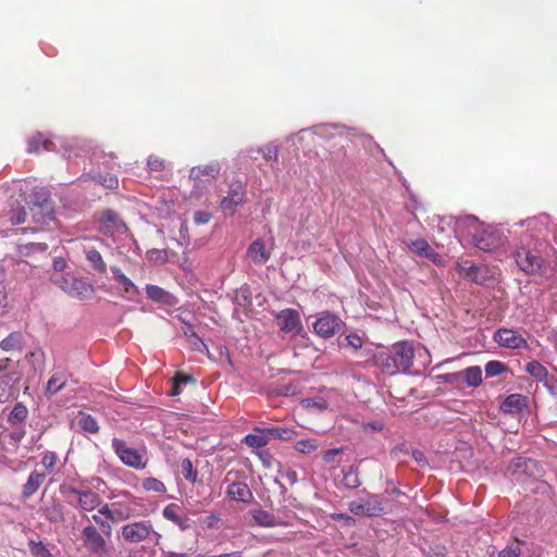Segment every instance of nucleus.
<instances>
[{
  "label": "nucleus",
  "mask_w": 557,
  "mask_h": 557,
  "mask_svg": "<svg viewBox=\"0 0 557 557\" xmlns=\"http://www.w3.org/2000/svg\"><path fill=\"white\" fill-rule=\"evenodd\" d=\"M367 356V361H371L374 367L391 376L409 371L414 358V349L408 342H398L386 350L377 352L369 350Z\"/></svg>",
  "instance_id": "1"
},
{
  "label": "nucleus",
  "mask_w": 557,
  "mask_h": 557,
  "mask_svg": "<svg viewBox=\"0 0 557 557\" xmlns=\"http://www.w3.org/2000/svg\"><path fill=\"white\" fill-rule=\"evenodd\" d=\"M460 223H465L473 228V232H471L473 243L480 250L491 251L500 244V237L497 232L482 227L478 218L468 215Z\"/></svg>",
  "instance_id": "2"
},
{
  "label": "nucleus",
  "mask_w": 557,
  "mask_h": 557,
  "mask_svg": "<svg viewBox=\"0 0 557 557\" xmlns=\"http://www.w3.org/2000/svg\"><path fill=\"white\" fill-rule=\"evenodd\" d=\"M515 259L519 269L527 274H542L546 267L544 258L530 245L518 247Z\"/></svg>",
  "instance_id": "3"
},
{
  "label": "nucleus",
  "mask_w": 557,
  "mask_h": 557,
  "mask_svg": "<svg viewBox=\"0 0 557 557\" xmlns=\"http://www.w3.org/2000/svg\"><path fill=\"white\" fill-rule=\"evenodd\" d=\"M122 536L125 542L132 544L140 543L146 540H151L157 544L161 537V535L154 531L149 520L136 521L123 525Z\"/></svg>",
  "instance_id": "4"
},
{
  "label": "nucleus",
  "mask_w": 557,
  "mask_h": 557,
  "mask_svg": "<svg viewBox=\"0 0 557 557\" xmlns=\"http://www.w3.org/2000/svg\"><path fill=\"white\" fill-rule=\"evenodd\" d=\"M21 373L12 367L10 358L0 359V401L5 403L13 397Z\"/></svg>",
  "instance_id": "5"
},
{
  "label": "nucleus",
  "mask_w": 557,
  "mask_h": 557,
  "mask_svg": "<svg viewBox=\"0 0 557 557\" xmlns=\"http://www.w3.org/2000/svg\"><path fill=\"white\" fill-rule=\"evenodd\" d=\"M348 509L355 516L379 517L385 512L384 498L382 495L370 494L367 498L350 502Z\"/></svg>",
  "instance_id": "6"
},
{
  "label": "nucleus",
  "mask_w": 557,
  "mask_h": 557,
  "mask_svg": "<svg viewBox=\"0 0 557 557\" xmlns=\"http://www.w3.org/2000/svg\"><path fill=\"white\" fill-rule=\"evenodd\" d=\"M343 326L344 322L342 319L330 311L320 312L312 324L313 332L325 339L339 333Z\"/></svg>",
  "instance_id": "7"
},
{
  "label": "nucleus",
  "mask_w": 557,
  "mask_h": 557,
  "mask_svg": "<svg viewBox=\"0 0 557 557\" xmlns=\"http://www.w3.org/2000/svg\"><path fill=\"white\" fill-rule=\"evenodd\" d=\"M99 223V231L107 236H112L114 233L124 234L127 232L126 224L119 213L112 209H106L100 213Z\"/></svg>",
  "instance_id": "8"
},
{
  "label": "nucleus",
  "mask_w": 557,
  "mask_h": 557,
  "mask_svg": "<svg viewBox=\"0 0 557 557\" xmlns=\"http://www.w3.org/2000/svg\"><path fill=\"white\" fill-rule=\"evenodd\" d=\"M246 187L240 181H233L228 185V191L220 201V207L231 215L235 213L237 206L245 201Z\"/></svg>",
  "instance_id": "9"
},
{
  "label": "nucleus",
  "mask_w": 557,
  "mask_h": 557,
  "mask_svg": "<svg viewBox=\"0 0 557 557\" xmlns=\"http://www.w3.org/2000/svg\"><path fill=\"white\" fill-rule=\"evenodd\" d=\"M112 448L124 465L136 469L145 467L143 456L138 450L128 447L123 440L114 437L112 440Z\"/></svg>",
  "instance_id": "10"
},
{
  "label": "nucleus",
  "mask_w": 557,
  "mask_h": 557,
  "mask_svg": "<svg viewBox=\"0 0 557 557\" xmlns=\"http://www.w3.org/2000/svg\"><path fill=\"white\" fill-rule=\"evenodd\" d=\"M82 537L85 547L96 555L107 554V545L103 534L95 525L88 524L82 531Z\"/></svg>",
  "instance_id": "11"
},
{
  "label": "nucleus",
  "mask_w": 557,
  "mask_h": 557,
  "mask_svg": "<svg viewBox=\"0 0 557 557\" xmlns=\"http://www.w3.org/2000/svg\"><path fill=\"white\" fill-rule=\"evenodd\" d=\"M275 321L283 333H299L302 331L300 314L295 309L286 308L275 313Z\"/></svg>",
  "instance_id": "12"
},
{
  "label": "nucleus",
  "mask_w": 557,
  "mask_h": 557,
  "mask_svg": "<svg viewBox=\"0 0 557 557\" xmlns=\"http://www.w3.org/2000/svg\"><path fill=\"white\" fill-rule=\"evenodd\" d=\"M494 341L506 348L519 349L527 348L528 343L518 332L510 329H499L494 334Z\"/></svg>",
  "instance_id": "13"
},
{
  "label": "nucleus",
  "mask_w": 557,
  "mask_h": 557,
  "mask_svg": "<svg viewBox=\"0 0 557 557\" xmlns=\"http://www.w3.org/2000/svg\"><path fill=\"white\" fill-rule=\"evenodd\" d=\"M250 516L255 524L263 528L273 527H287L288 522H285L274 513L262 509L260 506L250 510Z\"/></svg>",
  "instance_id": "14"
},
{
  "label": "nucleus",
  "mask_w": 557,
  "mask_h": 557,
  "mask_svg": "<svg viewBox=\"0 0 557 557\" xmlns=\"http://www.w3.org/2000/svg\"><path fill=\"white\" fill-rule=\"evenodd\" d=\"M511 469L515 474H524L530 478L541 475L539 462L531 458L517 457L511 461Z\"/></svg>",
  "instance_id": "15"
},
{
  "label": "nucleus",
  "mask_w": 557,
  "mask_h": 557,
  "mask_svg": "<svg viewBox=\"0 0 557 557\" xmlns=\"http://www.w3.org/2000/svg\"><path fill=\"white\" fill-rule=\"evenodd\" d=\"M407 247L410 251L424 257L435 264H440L442 261L441 256L433 249L424 238H417L407 243Z\"/></svg>",
  "instance_id": "16"
},
{
  "label": "nucleus",
  "mask_w": 557,
  "mask_h": 557,
  "mask_svg": "<svg viewBox=\"0 0 557 557\" xmlns=\"http://www.w3.org/2000/svg\"><path fill=\"white\" fill-rule=\"evenodd\" d=\"M146 294L147 297L154 302L169 307H174L177 305V298L158 285L147 284Z\"/></svg>",
  "instance_id": "17"
},
{
  "label": "nucleus",
  "mask_w": 557,
  "mask_h": 557,
  "mask_svg": "<svg viewBox=\"0 0 557 557\" xmlns=\"http://www.w3.org/2000/svg\"><path fill=\"white\" fill-rule=\"evenodd\" d=\"M457 270L466 278L476 284H483L487 278L485 269L474 263H471L470 261L457 263Z\"/></svg>",
  "instance_id": "18"
},
{
  "label": "nucleus",
  "mask_w": 557,
  "mask_h": 557,
  "mask_svg": "<svg viewBox=\"0 0 557 557\" xmlns=\"http://www.w3.org/2000/svg\"><path fill=\"white\" fill-rule=\"evenodd\" d=\"M44 517L51 523H60L64 521V506L55 498L47 502L41 507Z\"/></svg>",
  "instance_id": "19"
},
{
  "label": "nucleus",
  "mask_w": 557,
  "mask_h": 557,
  "mask_svg": "<svg viewBox=\"0 0 557 557\" xmlns=\"http://www.w3.org/2000/svg\"><path fill=\"white\" fill-rule=\"evenodd\" d=\"M226 494L231 499L246 504L253 499V494L245 482H233L228 485Z\"/></svg>",
  "instance_id": "20"
},
{
  "label": "nucleus",
  "mask_w": 557,
  "mask_h": 557,
  "mask_svg": "<svg viewBox=\"0 0 557 557\" xmlns=\"http://www.w3.org/2000/svg\"><path fill=\"white\" fill-rule=\"evenodd\" d=\"M55 285L61 287L70 296L77 297L79 299L84 298L87 292L92 290V287L89 284L75 277H71V283L69 286L61 285V281H55Z\"/></svg>",
  "instance_id": "21"
},
{
  "label": "nucleus",
  "mask_w": 557,
  "mask_h": 557,
  "mask_svg": "<svg viewBox=\"0 0 557 557\" xmlns=\"http://www.w3.org/2000/svg\"><path fill=\"white\" fill-rule=\"evenodd\" d=\"M528 406V398L521 394H510L503 401L500 409L505 413L521 412Z\"/></svg>",
  "instance_id": "22"
},
{
  "label": "nucleus",
  "mask_w": 557,
  "mask_h": 557,
  "mask_svg": "<svg viewBox=\"0 0 557 557\" xmlns=\"http://www.w3.org/2000/svg\"><path fill=\"white\" fill-rule=\"evenodd\" d=\"M29 210L36 209L39 207H48L54 206L51 199V194L46 188H35L30 196L29 201L27 202Z\"/></svg>",
  "instance_id": "23"
},
{
  "label": "nucleus",
  "mask_w": 557,
  "mask_h": 557,
  "mask_svg": "<svg viewBox=\"0 0 557 557\" xmlns=\"http://www.w3.org/2000/svg\"><path fill=\"white\" fill-rule=\"evenodd\" d=\"M102 503L99 494L91 490H84L79 495L77 507L83 511H92L98 508Z\"/></svg>",
  "instance_id": "24"
},
{
  "label": "nucleus",
  "mask_w": 557,
  "mask_h": 557,
  "mask_svg": "<svg viewBox=\"0 0 557 557\" xmlns=\"http://www.w3.org/2000/svg\"><path fill=\"white\" fill-rule=\"evenodd\" d=\"M46 479V473L32 471L28 475L26 483L22 487V496L27 499L32 497L42 485Z\"/></svg>",
  "instance_id": "25"
},
{
  "label": "nucleus",
  "mask_w": 557,
  "mask_h": 557,
  "mask_svg": "<svg viewBox=\"0 0 557 557\" xmlns=\"http://www.w3.org/2000/svg\"><path fill=\"white\" fill-rule=\"evenodd\" d=\"M363 461L360 459L349 466L346 470L343 471V485L349 490H356L361 485V480L359 476V465Z\"/></svg>",
  "instance_id": "26"
},
{
  "label": "nucleus",
  "mask_w": 557,
  "mask_h": 557,
  "mask_svg": "<svg viewBox=\"0 0 557 557\" xmlns=\"http://www.w3.org/2000/svg\"><path fill=\"white\" fill-rule=\"evenodd\" d=\"M220 172V165L218 162H211L210 164L194 166L190 170L189 177L194 181H199L203 176H208V181L215 180Z\"/></svg>",
  "instance_id": "27"
},
{
  "label": "nucleus",
  "mask_w": 557,
  "mask_h": 557,
  "mask_svg": "<svg viewBox=\"0 0 557 557\" xmlns=\"http://www.w3.org/2000/svg\"><path fill=\"white\" fill-rule=\"evenodd\" d=\"M40 148L47 151L54 150V145L49 138H45L44 134L36 133L27 140V152L38 153Z\"/></svg>",
  "instance_id": "28"
},
{
  "label": "nucleus",
  "mask_w": 557,
  "mask_h": 557,
  "mask_svg": "<svg viewBox=\"0 0 557 557\" xmlns=\"http://www.w3.org/2000/svg\"><path fill=\"white\" fill-rule=\"evenodd\" d=\"M248 256L255 263H264L270 259V252L265 250L261 239L253 240L248 248Z\"/></svg>",
  "instance_id": "29"
},
{
  "label": "nucleus",
  "mask_w": 557,
  "mask_h": 557,
  "mask_svg": "<svg viewBox=\"0 0 557 557\" xmlns=\"http://www.w3.org/2000/svg\"><path fill=\"white\" fill-rule=\"evenodd\" d=\"M85 257L89 265L99 274H107V263L103 261L102 256L95 248H85Z\"/></svg>",
  "instance_id": "30"
},
{
  "label": "nucleus",
  "mask_w": 557,
  "mask_h": 557,
  "mask_svg": "<svg viewBox=\"0 0 557 557\" xmlns=\"http://www.w3.org/2000/svg\"><path fill=\"white\" fill-rule=\"evenodd\" d=\"M66 373L62 371L54 372L46 385V395L53 396L59 393L66 384Z\"/></svg>",
  "instance_id": "31"
},
{
  "label": "nucleus",
  "mask_w": 557,
  "mask_h": 557,
  "mask_svg": "<svg viewBox=\"0 0 557 557\" xmlns=\"http://www.w3.org/2000/svg\"><path fill=\"white\" fill-rule=\"evenodd\" d=\"M24 336L21 332H12L0 342V348L4 351L22 350Z\"/></svg>",
  "instance_id": "32"
},
{
  "label": "nucleus",
  "mask_w": 557,
  "mask_h": 557,
  "mask_svg": "<svg viewBox=\"0 0 557 557\" xmlns=\"http://www.w3.org/2000/svg\"><path fill=\"white\" fill-rule=\"evenodd\" d=\"M32 216L34 223L38 225H48L51 221L54 220V206L48 207H39L36 209H32Z\"/></svg>",
  "instance_id": "33"
},
{
  "label": "nucleus",
  "mask_w": 557,
  "mask_h": 557,
  "mask_svg": "<svg viewBox=\"0 0 557 557\" xmlns=\"http://www.w3.org/2000/svg\"><path fill=\"white\" fill-rule=\"evenodd\" d=\"M263 432L265 433L268 441L276 438L290 441L296 435V432L293 429L281 426L263 428Z\"/></svg>",
  "instance_id": "34"
},
{
  "label": "nucleus",
  "mask_w": 557,
  "mask_h": 557,
  "mask_svg": "<svg viewBox=\"0 0 557 557\" xmlns=\"http://www.w3.org/2000/svg\"><path fill=\"white\" fill-rule=\"evenodd\" d=\"M253 431L255 433L247 434L243 442L252 448L264 447L269 441L265 433L263 432V428H255Z\"/></svg>",
  "instance_id": "35"
},
{
  "label": "nucleus",
  "mask_w": 557,
  "mask_h": 557,
  "mask_svg": "<svg viewBox=\"0 0 557 557\" xmlns=\"http://www.w3.org/2000/svg\"><path fill=\"white\" fill-rule=\"evenodd\" d=\"M463 383L469 387H478L482 383V370L472 366L462 371Z\"/></svg>",
  "instance_id": "36"
},
{
  "label": "nucleus",
  "mask_w": 557,
  "mask_h": 557,
  "mask_svg": "<svg viewBox=\"0 0 557 557\" xmlns=\"http://www.w3.org/2000/svg\"><path fill=\"white\" fill-rule=\"evenodd\" d=\"M28 417V409L23 403H16L8 416L11 425L23 423Z\"/></svg>",
  "instance_id": "37"
},
{
  "label": "nucleus",
  "mask_w": 557,
  "mask_h": 557,
  "mask_svg": "<svg viewBox=\"0 0 557 557\" xmlns=\"http://www.w3.org/2000/svg\"><path fill=\"white\" fill-rule=\"evenodd\" d=\"M78 426L84 432L96 434L99 432V425L97 420L89 413L79 411L78 413Z\"/></svg>",
  "instance_id": "38"
},
{
  "label": "nucleus",
  "mask_w": 557,
  "mask_h": 557,
  "mask_svg": "<svg viewBox=\"0 0 557 557\" xmlns=\"http://www.w3.org/2000/svg\"><path fill=\"white\" fill-rule=\"evenodd\" d=\"M47 249L46 243H27L17 245L16 251L22 257H29L35 252H45Z\"/></svg>",
  "instance_id": "39"
},
{
  "label": "nucleus",
  "mask_w": 557,
  "mask_h": 557,
  "mask_svg": "<svg viewBox=\"0 0 557 557\" xmlns=\"http://www.w3.org/2000/svg\"><path fill=\"white\" fill-rule=\"evenodd\" d=\"M525 371L536 380L544 382L549 375L547 369L536 360L527 363Z\"/></svg>",
  "instance_id": "40"
},
{
  "label": "nucleus",
  "mask_w": 557,
  "mask_h": 557,
  "mask_svg": "<svg viewBox=\"0 0 557 557\" xmlns=\"http://www.w3.org/2000/svg\"><path fill=\"white\" fill-rule=\"evenodd\" d=\"M92 180L108 189H116L119 187V178L111 173H97Z\"/></svg>",
  "instance_id": "41"
},
{
  "label": "nucleus",
  "mask_w": 557,
  "mask_h": 557,
  "mask_svg": "<svg viewBox=\"0 0 557 557\" xmlns=\"http://www.w3.org/2000/svg\"><path fill=\"white\" fill-rule=\"evenodd\" d=\"M111 272L114 278L123 286L126 293L136 290L135 284L117 267H112Z\"/></svg>",
  "instance_id": "42"
},
{
  "label": "nucleus",
  "mask_w": 557,
  "mask_h": 557,
  "mask_svg": "<svg viewBox=\"0 0 557 557\" xmlns=\"http://www.w3.org/2000/svg\"><path fill=\"white\" fill-rule=\"evenodd\" d=\"M257 152L262 154L263 159L271 164L277 163L278 161V149L273 144H268L259 149Z\"/></svg>",
  "instance_id": "43"
},
{
  "label": "nucleus",
  "mask_w": 557,
  "mask_h": 557,
  "mask_svg": "<svg viewBox=\"0 0 557 557\" xmlns=\"http://www.w3.org/2000/svg\"><path fill=\"white\" fill-rule=\"evenodd\" d=\"M181 473L184 479L188 482L195 483L197 481V471L194 469L193 462L190 459L185 458L181 462Z\"/></svg>",
  "instance_id": "44"
},
{
  "label": "nucleus",
  "mask_w": 557,
  "mask_h": 557,
  "mask_svg": "<svg viewBox=\"0 0 557 557\" xmlns=\"http://www.w3.org/2000/svg\"><path fill=\"white\" fill-rule=\"evenodd\" d=\"M505 371H507V366L498 360H492L485 364V374L487 377L500 375Z\"/></svg>",
  "instance_id": "45"
},
{
  "label": "nucleus",
  "mask_w": 557,
  "mask_h": 557,
  "mask_svg": "<svg viewBox=\"0 0 557 557\" xmlns=\"http://www.w3.org/2000/svg\"><path fill=\"white\" fill-rule=\"evenodd\" d=\"M181 512L182 507L177 504L171 503L163 508L162 515L166 520L176 523L182 516Z\"/></svg>",
  "instance_id": "46"
},
{
  "label": "nucleus",
  "mask_w": 557,
  "mask_h": 557,
  "mask_svg": "<svg viewBox=\"0 0 557 557\" xmlns=\"http://www.w3.org/2000/svg\"><path fill=\"white\" fill-rule=\"evenodd\" d=\"M188 343L191 345L193 349L207 355L210 358V351L203 339L197 333H190Z\"/></svg>",
  "instance_id": "47"
},
{
  "label": "nucleus",
  "mask_w": 557,
  "mask_h": 557,
  "mask_svg": "<svg viewBox=\"0 0 557 557\" xmlns=\"http://www.w3.org/2000/svg\"><path fill=\"white\" fill-rule=\"evenodd\" d=\"M252 299H251V293L248 287H240L236 292L235 296V304L239 307H249L251 306Z\"/></svg>",
  "instance_id": "48"
},
{
  "label": "nucleus",
  "mask_w": 557,
  "mask_h": 557,
  "mask_svg": "<svg viewBox=\"0 0 557 557\" xmlns=\"http://www.w3.org/2000/svg\"><path fill=\"white\" fill-rule=\"evenodd\" d=\"M440 379L446 384H450L456 387L462 388V385H463L462 371L445 373V374L440 375Z\"/></svg>",
  "instance_id": "49"
},
{
  "label": "nucleus",
  "mask_w": 557,
  "mask_h": 557,
  "mask_svg": "<svg viewBox=\"0 0 557 557\" xmlns=\"http://www.w3.org/2000/svg\"><path fill=\"white\" fill-rule=\"evenodd\" d=\"M143 487L146 491H152V492H157V493H165L166 492V487L163 484V482H161L160 480H158L156 478L145 479L143 482Z\"/></svg>",
  "instance_id": "50"
},
{
  "label": "nucleus",
  "mask_w": 557,
  "mask_h": 557,
  "mask_svg": "<svg viewBox=\"0 0 557 557\" xmlns=\"http://www.w3.org/2000/svg\"><path fill=\"white\" fill-rule=\"evenodd\" d=\"M362 345L363 341L358 334H348L343 342H339L341 347H351L354 350L361 348Z\"/></svg>",
  "instance_id": "51"
},
{
  "label": "nucleus",
  "mask_w": 557,
  "mask_h": 557,
  "mask_svg": "<svg viewBox=\"0 0 557 557\" xmlns=\"http://www.w3.org/2000/svg\"><path fill=\"white\" fill-rule=\"evenodd\" d=\"M58 456L54 451H46L41 458V465L48 473H52L57 465Z\"/></svg>",
  "instance_id": "52"
},
{
  "label": "nucleus",
  "mask_w": 557,
  "mask_h": 557,
  "mask_svg": "<svg viewBox=\"0 0 557 557\" xmlns=\"http://www.w3.org/2000/svg\"><path fill=\"white\" fill-rule=\"evenodd\" d=\"M91 520L99 525L100 528V532L107 536V537H110L111 534H112V527L111 524L109 523L110 520H107V519H103L101 516L99 515H94L91 517Z\"/></svg>",
  "instance_id": "53"
},
{
  "label": "nucleus",
  "mask_w": 557,
  "mask_h": 557,
  "mask_svg": "<svg viewBox=\"0 0 557 557\" xmlns=\"http://www.w3.org/2000/svg\"><path fill=\"white\" fill-rule=\"evenodd\" d=\"M317 444L313 440H301L295 445L297 451L301 454H311L317 449Z\"/></svg>",
  "instance_id": "54"
},
{
  "label": "nucleus",
  "mask_w": 557,
  "mask_h": 557,
  "mask_svg": "<svg viewBox=\"0 0 557 557\" xmlns=\"http://www.w3.org/2000/svg\"><path fill=\"white\" fill-rule=\"evenodd\" d=\"M149 171L161 172L165 169V162L158 156H150L147 160Z\"/></svg>",
  "instance_id": "55"
},
{
  "label": "nucleus",
  "mask_w": 557,
  "mask_h": 557,
  "mask_svg": "<svg viewBox=\"0 0 557 557\" xmlns=\"http://www.w3.org/2000/svg\"><path fill=\"white\" fill-rule=\"evenodd\" d=\"M27 212L25 208H20L18 210L14 211L11 216L10 221L13 225L23 224L26 222Z\"/></svg>",
  "instance_id": "56"
},
{
  "label": "nucleus",
  "mask_w": 557,
  "mask_h": 557,
  "mask_svg": "<svg viewBox=\"0 0 557 557\" xmlns=\"http://www.w3.org/2000/svg\"><path fill=\"white\" fill-rule=\"evenodd\" d=\"M28 546L30 547V552L35 555H49V550L41 542L29 541Z\"/></svg>",
  "instance_id": "57"
},
{
  "label": "nucleus",
  "mask_w": 557,
  "mask_h": 557,
  "mask_svg": "<svg viewBox=\"0 0 557 557\" xmlns=\"http://www.w3.org/2000/svg\"><path fill=\"white\" fill-rule=\"evenodd\" d=\"M543 383L550 392V394L557 396V373L549 374Z\"/></svg>",
  "instance_id": "58"
},
{
  "label": "nucleus",
  "mask_w": 557,
  "mask_h": 557,
  "mask_svg": "<svg viewBox=\"0 0 557 557\" xmlns=\"http://www.w3.org/2000/svg\"><path fill=\"white\" fill-rule=\"evenodd\" d=\"M211 213L208 211H196L194 213V222L197 225L207 224L211 220Z\"/></svg>",
  "instance_id": "59"
},
{
  "label": "nucleus",
  "mask_w": 557,
  "mask_h": 557,
  "mask_svg": "<svg viewBox=\"0 0 557 557\" xmlns=\"http://www.w3.org/2000/svg\"><path fill=\"white\" fill-rule=\"evenodd\" d=\"M177 385H186L188 383H195L196 379L189 374L177 372L174 376Z\"/></svg>",
  "instance_id": "60"
},
{
  "label": "nucleus",
  "mask_w": 557,
  "mask_h": 557,
  "mask_svg": "<svg viewBox=\"0 0 557 557\" xmlns=\"http://www.w3.org/2000/svg\"><path fill=\"white\" fill-rule=\"evenodd\" d=\"M362 429L364 432H381L384 429V424L380 421H370L363 423Z\"/></svg>",
  "instance_id": "61"
},
{
  "label": "nucleus",
  "mask_w": 557,
  "mask_h": 557,
  "mask_svg": "<svg viewBox=\"0 0 557 557\" xmlns=\"http://www.w3.org/2000/svg\"><path fill=\"white\" fill-rule=\"evenodd\" d=\"M97 515L104 517L107 520L115 521V511L111 510L108 504L102 505Z\"/></svg>",
  "instance_id": "62"
},
{
  "label": "nucleus",
  "mask_w": 557,
  "mask_h": 557,
  "mask_svg": "<svg viewBox=\"0 0 557 557\" xmlns=\"http://www.w3.org/2000/svg\"><path fill=\"white\" fill-rule=\"evenodd\" d=\"M26 434V431L24 428H21V429H17L15 431H13L11 434H10V437L11 440L14 442V443H20L23 437L25 436Z\"/></svg>",
  "instance_id": "63"
},
{
  "label": "nucleus",
  "mask_w": 557,
  "mask_h": 557,
  "mask_svg": "<svg viewBox=\"0 0 557 557\" xmlns=\"http://www.w3.org/2000/svg\"><path fill=\"white\" fill-rule=\"evenodd\" d=\"M182 531L188 530L191 527V520L188 517L181 516L175 523Z\"/></svg>",
  "instance_id": "64"
}]
</instances>
